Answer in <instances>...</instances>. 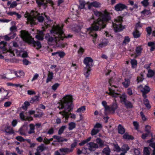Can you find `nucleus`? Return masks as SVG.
I'll list each match as a JSON object with an SVG mask.
<instances>
[{"mask_svg": "<svg viewBox=\"0 0 155 155\" xmlns=\"http://www.w3.org/2000/svg\"><path fill=\"white\" fill-rule=\"evenodd\" d=\"M148 46L150 47V51H151L154 50L155 49V42L150 41L148 43Z\"/></svg>", "mask_w": 155, "mask_h": 155, "instance_id": "27", "label": "nucleus"}, {"mask_svg": "<svg viewBox=\"0 0 155 155\" xmlns=\"http://www.w3.org/2000/svg\"><path fill=\"white\" fill-rule=\"evenodd\" d=\"M122 21V18L121 17H118L115 19L114 22L113 23L112 25L116 32L120 31L124 28L121 25Z\"/></svg>", "mask_w": 155, "mask_h": 155, "instance_id": "8", "label": "nucleus"}, {"mask_svg": "<svg viewBox=\"0 0 155 155\" xmlns=\"http://www.w3.org/2000/svg\"><path fill=\"white\" fill-rule=\"evenodd\" d=\"M35 126L33 124H30V130L28 132L29 134H31L35 133Z\"/></svg>", "mask_w": 155, "mask_h": 155, "instance_id": "36", "label": "nucleus"}, {"mask_svg": "<svg viewBox=\"0 0 155 155\" xmlns=\"http://www.w3.org/2000/svg\"><path fill=\"white\" fill-rule=\"evenodd\" d=\"M91 71V68L85 67L84 69V74L86 78L89 77Z\"/></svg>", "mask_w": 155, "mask_h": 155, "instance_id": "20", "label": "nucleus"}, {"mask_svg": "<svg viewBox=\"0 0 155 155\" xmlns=\"http://www.w3.org/2000/svg\"><path fill=\"white\" fill-rule=\"evenodd\" d=\"M141 14L145 16L148 15L150 14V11L149 10H144L141 12Z\"/></svg>", "mask_w": 155, "mask_h": 155, "instance_id": "56", "label": "nucleus"}, {"mask_svg": "<svg viewBox=\"0 0 155 155\" xmlns=\"http://www.w3.org/2000/svg\"><path fill=\"white\" fill-rule=\"evenodd\" d=\"M21 35L22 38L25 42L28 44H33L35 46L37 47V49H38L41 48V43L38 41L36 42L34 41L33 38L31 37L27 31L25 30L21 31Z\"/></svg>", "mask_w": 155, "mask_h": 155, "instance_id": "6", "label": "nucleus"}, {"mask_svg": "<svg viewBox=\"0 0 155 155\" xmlns=\"http://www.w3.org/2000/svg\"><path fill=\"white\" fill-rule=\"evenodd\" d=\"M40 96L39 95L36 96L32 98L31 101V102L38 101L39 100Z\"/></svg>", "mask_w": 155, "mask_h": 155, "instance_id": "43", "label": "nucleus"}, {"mask_svg": "<svg viewBox=\"0 0 155 155\" xmlns=\"http://www.w3.org/2000/svg\"><path fill=\"white\" fill-rule=\"evenodd\" d=\"M94 127L97 129L98 130H99L100 131L101 128L102 127V126L101 124L97 123L95 125Z\"/></svg>", "mask_w": 155, "mask_h": 155, "instance_id": "54", "label": "nucleus"}, {"mask_svg": "<svg viewBox=\"0 0 155 155\" xmlns=\"http://www.w3.org/2000/svg\"><path fill=\"white\" fill-rule=\"evenodd\" d=\"M128 2L129 3L130 5L131 6H133V8H130L131 10H132L133 8H138L137 5L136 4H134V2L133 1L130 0L128 1Z\"/></svg>", "mask_w": 155, "mask_h": 155, "instance_id": "39", "label": "nucleus"}, {"mask_svg": "<svg viewBox=\"0 0 155 155\" xmlns=\"http://www.w3.org/2000/svg\"><path fill=\"white\" fill-rule=\"evenodd\" d=\"M143 48L142 46H138L136 47L135 49L136 57L140 56L142 53Z\"/></svg>", "mask_w": 155, "mask_h": 155, "instance_id": "21", "label": "nucleus"}, {"mask_svg": "<svg viewBox=\"0 0 155 155\" xmlns=\"http://www.w3.org/2000/svg\"><path fill=\"white\" fill-rule=\"evenodd\" d=\"M84 51V49L82 47H80L78 51V55L81 56L83 54Z\"/></svg>", "mask_w": 155, "mask_h": 155, "instance_id": "45", "label": "nucleus"}, {"mask_svg": "<svg viewBox=\"0 0 155 155\" xmlns=\"http://www.w3.org/2000/svg\"><path fill=\"white\" fill-rule=\"evenodd\" d=\"M80 4L78 6V8L79 9H82L84 8L85 5H87V3L85 4L84 1H82L80 2Z\"/></svg>", "mask_w": 155, "mask_h": 155, "instance_id": "57", "label": "nucleus"}, {"mask_svg": "<svg viewBox=\"0 0 155 155\" xmlns=\"http://www.w3.org/2000/svg\"><path fill=\"white\" fill-rule=\"evenodd\" d=\"M153 141V139H152L148 141V142L150 143L149 144L150 146L152 147L153 149L155 148V143H153L152 142Z\"/></svg>", "mask_w": 155, "mask_h": 155, "instance_id": "52", "label": "nucleus"}, {"mask_svg": "<svg viewBox=\"0 0 155 155\" xmlns=\"http://www.w3.org/2000/svg\"><path fill=\"white\" fill-rule=\"evenodd\" d=\"M83 62L86 65L85 67L91 68L93 64V60L89 57H87L84 58Z\"/></svg>", "mask_w": 155, "mask_h": 155, "instance_id": "10", "label": "nucleus"}, {"mask_svg": "<svg viewBox=\"0 0 155 155\" xmlns=\"http://www.w3.org/2000/svg\"><path fill=\"white\" fill-rule=\"evenodd\" d=\"M53 73L52 72L49 71L48 75V77L47 79L46 82L47 83L51 81L53 78Z\"/></svg>", "mask_w": 155, "mask_h": 155, "instance_id": "29", "label": "nucleus"}, {"mask_svg": "<svg viewBox=\"0 0 155 155\" xmlns=\"http://www.w3.org/2000/svg\"><path fill=\"white\" fill-rule=\"evenodd\" d=\"M11 73L12 74H14L16 76V77L18 78L24 76V73L22 71H19L17 72L14 71H12Z\"/></svg>", "mask_w": 155, "mask_h": 155, "instance_id": "22", "label": "nucleus"}, {"mask_svg": "<svg viewBox=\"0 0 155 155\" xmlns=\"http://www.w3.org/2000/svg\"><path fill=\"white\" fill-rule=\"evenodd\" d=\"M72 99L71 96L67 95L64 97L58 107L59 109L63 110L62 111L59 112V114L63 117L65 118V122H67V120L69 117V112L71 111L73 108L71 103Z\"/></svg>", "mask_w": 155, "mask_h": 155, "instance_id": "3", "label": "nucleus"}, {"mask_svg": "<svg viewBox=\"0 0 155 155\" xmlns=\"http://www.w3.org/2000/svg\"><path fill=\"white\" fill-rule=\"evenodd\" d=\"M100 131L99 130L96 129L95 128L92 130L91 132V134L92 135H94L97 134Z\"/></svg>", "mask_w": 155, "mask_h": 155, "instance_id": "51", "label": "nucleus"}, {"mask_svg": "<svg viewBox=\"0 0 155 155\" xmlns=\"http://www.w3.org/2000/svg\"><path fill=\"white\" fill-rule=\"evenodd\" d=\"M96 142L98 145V147H103L105 145L104 141L102 140L101 139L97 138L96 140Z\"/></svg>", "mask_w": 155, "mask_h": 155, "instance_id": "28", "label": "nucleus"}, {"mask_svg": "<svg viewBox=\"0 0 155 155\" xmlns=\"http://www.w3.org/2000/svg\"><path fill=\"white\" fill-rule=\"evenodd\" d=\"M63 26V24L54 26L50 31L51 34H47L46 35L45 38L49 45L56 47L60 40H63L64 38L71 37L72 35L71 34H69L67 36H65L62 29Z\"/></svg>", "mask_w": 155, "mask_h": 155, "instance_id": "2", "label": "nucleus"}, {"mask_svg": "<svg viewBox=\"0 0 155 155\" xmlns=\"http://www.w3.org/2000/svg\"><path fill=\"white\" fill-rule=\"evenodd\" d=\"M110 107V113H114L115 110L117 108L118 106L116 102L114 103Z\"/></svg>", "mask_w": 155, "mask_h": 155, "instance_id": "25", "label": "nucleus"}, {"mask_svg": "<svg viewBox=\"0 0 155 155\" xmlns=\"http://www.w3.org/2000/svg\"><path fill=\"white\" fill-rule=\"evenodd\" d=\"M102 104L104 108V113L107 114L110 113V107L107 105V103L105 101H103L102 102Z\"/></svg>", "mask_w": 155, "mask_h": 155, "instance_id": "15", "label": "nucleus"}, {"mask_svg": "<svg viewBox=\"0 0 155 155\" xmlns=\"http://www.w3.org/2000/svg\"><path fill=\"white\" fill-rule=\"evenodd\" d=\"M44 149V145L43 144L41 145L37 148V150L38 152H41L43 151Z\"/></svg>", "mask_w": 155, "mask_h": 155, "instance_id": "46", "label": "nucleus"}, {"mask_svg": "<svg viewBox=\"0 0 155 155\" xmlns=\"http://www.w3.org/2000/svg\"><path fill=\"white\" fill-rule=\"evenodd\" d=\"M146 31L147 32V35L149 36L152 34V36H155V28H152L148 27L146 28Z\"/></svg>", "mask_w": 155, "mask_h": 155, "instance_id": "16", "label": "nucleus"}, {"mask_svg": "<svg viewBox=\"0 0 155 155\" xmlns=\"http://www.w3.org/2000/svg\"><path fill=\"white\" fill-rule=\"evenodd\" d=\"M29 105L30 104L29 102L27 101L25 102L22 106L23 108L25 110H26Z\"/></svg>", "mask_w": 155, "mask_h": 155, "instance_id": "50", "label": "nucleus"}, {"mask_svg": "<svg viewBox=\"0 0 155 155\" xmlns=\"http://www.w3.org/2000/svg\"><path fill=\"white\" fill-rule=\"evenodd\" d=\"M109 42L108 40L104 39L102 42L98 45L99 48H102L108 45Z\"/></svg>", "mask_w": 155, "mask_h": 155, "instance_id": "23", "label": "nucleus"}, {"mask_svg": "<svg viewBox=\"0 0 155 155\" xmlns=\"http://www.w3.org/2000/svg\"><path fill=\"white\" fill-rule=\"evenodd\" d=\"M60 151L61 152H63L67 153L72 152L71 151L70 148H61L60 149Z\"/></svg>", "mask_w": 155, "mask_h": 155, "instance_id": "38", "label": "nucleus"}, {"mask_svg": "<svg viewBox=\"0 0 155 155\" xmlns=\"http://www.w3.org/2000/svg\"><path fill=\"white\" fill-rule=\"evenodd\" d=\"M0 44L1 45L0 46V59H3L4 57L1 54H5L7 52L10 53L11 57H13L14 56L13 51L12 47L7 45L6 42L1 41Z\"/></svg>", "mask_w": 155, "mask_h": 155, "instance_id": "7", "label": "nucleus"}, {"mask_svg": "<svg viewBox=\"0 0 155 155\" xmlns=\"http://www.w3.org/2000/svg\"><path fill=\"white\" fill-rule=\"evenodd\" d=\"M124 104L127 108L132 107L133 106L132 103L127 100Z\"/></svg>", "mask_w": 155, "mask_h": 155, "instance_id": "47", "label": "nucleus"}, {"mask_svg": "<svg viewBox=\"0 0 155 155\" xmlns=\"http://www.w3.org/2000/svg\"><path fill=\"white\" fill-rule=\"evenodd\" d=\"M7 93L6 94V95L2 97L1 98V100L2 101H4L6 99H8L9 98V97L8 96V95L9 94V92L7 91V92H6Z\"/></svg>", "mask_w": 155, "mask_h": 155, "instance_id": "61", "label": "nucleus"}, {"mask_svg": "<svg viewBox=\"0 0 155 155\" xmlns=\"http://www.w3.org/2000/svg\"><path fill=\"white\" fill-rule=\"evenodd\" d=\"M114 150L117 152H120L121 151V149H120L118 145L117 144L114 145Z\"/></svg>", "mask_w": 155, "mask_h": 155, "instance_id": "60", "label": "nucleus"}, {"mask_svg": "<svg viewBox=\"0 0 155 155\" xmlns=\"http://www.w3.org/2000/svg\"><path fill=\"white\" fill-rule=\"evenodd\" d=\"M18 123V120L16 119H14L12 122V124L13 127H15Z\"/></svg>", "mask_w": 155, "mask_h": 155, "instance_id": "64", "label": "nucleus"}, {"mask_svg": "<svg viewBox=\"0 0 155 155\" xmlns=\"http://www.w3.org/2000/svg\"><path fill=\"white\" fill-rule=\"evenodd\" d=\"M94 14L99 18L95 21H94L91 26L87 29V33H88L93 38V41L95 43V40L97 37L95 31L98 30L99 29L104 28L106 26L107 23L110 20V13L106 10L101 12L96 10L94 11Z\"/></svg>", "mask_w": 155, "mask_h": 155, "instance_id": "1", "label": "nucleus"}, {"mask_svg": "<svg viewBox=\"0 0 155 155\" xmlns=\"http://www.w3.org/2000/svg\"><path fill=\"white\" fill-rule=\"evenodd\" d=\"M87 146L89 148V149L91 150H94L96 148L98 147V145L93 142H90L87 144Z\"/></svg>", "mask_w": 155, "mask_h": 155, "instance_id": "17", "label": "nucleus"}, {"mask_svg": "<svg viewBox=\"0 0 155 155\" xmlns=\"http://www.w3.org/2000/svg\"><path fill=\"white\" fill-rule=\"evenodd\" d=\"M52 55L53 56L58 55L60 58H62L65 55V53L63 51H57L55 52L52 53Z\"/></svg>", "mask_w": 155, "mask_h": 155, "instance_id": "24", "label": "nucleus"}, {"mask_svg": "<svg viewBox=\"0 0 155 155\" xmlns=\"http://www.w3.org/2000/svg\"><path fill=\"white\" fill-rule=\"evenodd\" d=\"M103 154H105L106 155H109L110 153V150L109 147H106L104 148L102 151Z\"/></svg>", "mask_w": 155, "mask_h": 155, "instance_id": "41", "label": "nucleus"}, {"mask_svg": "<svg viewBox=\"0 0 155 155\" xmlns=\"http://www.w3.org/2000/svg\"><path fill=\"white\" fill-rule=\"evenodd\" d=\"M133 35L134 38H137L140 36L141 33L137 30L135 29L133 32Z\"/></svg>", "mask_w": 155, "mask_h": 155, "instance_id": "31", "label": "nucleus"}, {"mask_svg": "<svg viewBox=\"0 0 155 155\" xmlns=\"http://www.w3.org/2000/svg\"><path fill=\"white\" fill-rule=\"evenodd\" d=\"M13 35H14V36H13H13H9L8 35H6L4 36V39L6 41H9L11 39L13 38L15 36L16 34H13Z\"/></svg>", "mask_w": 155, "mask_h": 155, "instance_id": "44", "label": "nucleus"}, {"mask_svg": "<svg viewBox=\"0 0 155 155\" xmlns=\"http://www.w3.org/2000/svg\"><path fill=\"white\" fill-rule=\"evenodd\" d=\"M123 138L128 140H133L134 139L133 137L129 135L128 134L126 133L123 135Z\"/></svg>", "mask_w": 155, "mask_h": 155, "instance_id": "40", "label": "nucleus"}, {"mask_svg": "<svg viewBox=\"0 0 155 155\" xmlns=\"http://www.w3.org/2000/svg\"><path fill=\"white\" fill-rule=\"evenodd\" d=\"M118 130L119 133L121 134H123L125 132L124 128L120 124L118 126Z\"/></svg>", "mask_w": 155, "mask_h": 155, "instance_id": "37", "label": "nucleus"}, {"mask_svg": "<svg viewBox=\"0 0 155 155\" xmlns=\"http://www.w3.org/2000/svg\"><path fill=\"white\" fill-rule=\"evenodd\" d=\"M129 149V148L128 146L127 145L124 144L122 147L121 151H123L124 153H126Z\"/></svg>", "mask_w": 155, "mask_h": 155, "instance_id": "32", "label": "nucleus"}, {"mask_svg": "<svg viewBox=\"0 0 155 155\" xmlns=\"http://www.w3.org/2000/svg\"><path fill=\"white\" fill-rule=\"evenodd\" d=\"M143 96L144 97V99L143 100V103L145 105L146 107L147 108L150 109L151 107V106L149 103V102L148 100L146 98L147 96L146 94H143Z\"/></svg>", "mask_w": 155, "mask_h": 155, "instance_id": "19", "label": "nucleus"}, {"mask_svg": "<svg viewBox=\"0 0 155 155\" xmlns=\"http://www.w3.org/2000/svg\"><path fill=\"white\" fill-rule=\"evenodd\" d=\"M24 15L27 18V23L31 25L36 24L38 21L42 22L44 19L42 15H41L36 11H32L30 13L27 12Z\"/></svg>", "mask_w": 155, "mask_h": 155, "instance_id": "5", "label": "nucleus"}, {"mask_svg": "<svg viewBox=\"0 0 155 155\" xmlns=\"http://www.w3.org/2000/svg\"><path fill=\"white\" fill-rule=\"evenodd\" d=\"M86 110L85 106H83L79 108L76 110V112L79 113H84Z\"/></svg>", "mask_w": 155, "mask_h": 155, "instance_id": "33", "label": "nucleus"}, {"mask_svg": "<svg viewBox=\"0 0 155 155\" xmlns=\"http://www.w3.org/2000/svg\"><path fill=\"white\" fill-rule=\"evenodd\" d=\"M127 6L124 4L119 3L117 4L115 6V10L117 11H121L126 9Z\"/></svg>", "mask_w": 155, "mask_h": 155, "instance_id": "13", "label": "nucleus"}, {"mask_svg": "<svg viewBox=\"0 0 155 155\" xmlns=\"http://www.w3.org/2000/svg\"><path fill=\"white\" fill-rule=\"evenodd\" d=\"M149 148L147 147H145L143 150L144 155H150Z\"/></svg>", "mask_w": 155, "mask_h": 155, "instance_id": "42", "label": "nucleus"}, {"mask_svg": "<svg viewBox=\"0 0 155 155\" xmlns=\"http://www.w3.org/2000/svg\"><path fill=\"white\" fill-rule=\"evenodd\" d=\"M52 0H37V3L38 5H45L48 3H49L51 5H53V2Z\"/></svg>", "mask_w": 155, "mask_h": 155, "instance_id": "12", "label": "nucleus"}, {"mask_svg": "<svg viewBox=\"0 0 155 155\" xmlns=\"http://www.w3.org/2000/svg\"><path fill=\"white\" fill-rule=\"evenodd\" d=\"M78 142V141L77 140H74L73 143L71 145V148L70 149L71 151L72 152L73 151L74 148L76 146Z\"/></svg>", "mask_w": 155, "mask_h": 155, "instance_id": "35", "label": "nucleus"}, {"mask_svg": "<svg viewBox=\"0 0 155 155\" xmlns=\"http://www.w3.org/2000/svg\"><path fill=\"white\" fill-rule=\"evenodd\" d=\"M117 83L118 82L116 81L114 78L110 80L109 83L110 86L109 87V92L108 93L111 96L115 98L119 96L120 102L124 104L127 101L126 99L127 95L125 93H123L121 95L119 96L120 94L117 92V91H119L117 88Z\"/></svg>", "mask_w": 155, "mask_h": 155, "instance_id": "4", "label": "nucleus"}, {"mask_svg": "<svg viewBox=\"0 0 155 155\" xmlns=\"http://www.w3.org/2000/svg\"><path fill=\"white\" fill-rule=\"evenodd\" d=\"M134 152L135 155H141L140 152L138 149H134Z\"/></svg>", "mask_w": 155, "mask_h": 155, "instance_id": "63", "label": "nucleus"}, {"mask_svg": "<svg viewBox=\"0 0 155 155\" xmlns=\"http://www.w3.org/2000/svg\"><path fill=\"white\" fill-rule=\"evenodd\" d=\"M130 41V38L128 36L124 37V40L123 41V44H126Z\"/></svg>", "mask_w": 155, "mask_h": 155, "instance_id": "53", "label": "nucleus"}, {"mask_svg": "<svg viewBox=\"0 0 155 155\" xmlns=\"http://www.w3.org/2000/svg\"><path fill=\"white\" fill-rule=\"evenodd\" d=\"M27 128L26 126L24 125L19 130V132L21 135H25V129Z\"/></svg>", "mask_w": 155, "mask_h": 155, "instance_id": "30", "label": "nucleus"}, {"mask_svg": "<svg viewBox=\"0 0 155 155\" xmlns=\"http://www.w3.org/2000/svg\"><path fill=\"white\" fill-rule=\"evenodd\" d=\"M130 62L132 67L135 68L136 67L137 64V61L135 59H133L131 60Z\"/></svg>", "mask_w": 155, "mask_h": 155, "instance_id": "49", "label": "nucleus"}, {"mask_svg": "<svg viewBox=\"0 0 155 155\" xmlns=\"http://www.w3.org/2000/svg\"><path fill=\"white\" fill-rule=\"evenodd\" d=\"M149 0H143L141 2V4L144 7L147 6L149 4L148 2Z\"/></svg>", "mask_w": 155, "mask_h": 155, "instance_id": "55", "label": "nucleus"}, {"mask_svg": "<svg viewBox=\"0 0 155 155\" xmlns=\"http://www.w3.org/2000/svg\"><path fill=\"white\" fill-rule=\"evenodd\" d=\"M88 8L89 9H91L92 7H94L96 8H100L101 6V3L96 1H94L92 2H87V3Z\"/></svg>", "mask_w": 155, "mask_h": 155, "instance_id": "9", "label": "nucleus"}, {"mask_svg": "<svg viewBox=\"0 0 155 155\" xmlns=\"http://www.w3.org/2000/svg\"><path fill=\"white\" fill-rule=\"evenodd\" d=\"M20 117L21 119L23 120H26V117L24 115L23 112H22L20 113Z\"/></svg>", "mask_w": 155, "mask_h": 155, "instance_id": "62", "label": "nucleus"}, {"mask_svg": "<svg viewBox=\"0 0 155 155\" xmlns=\"http://www.w3.org/2000/svg\"><path fill=\"white\" fill-rule=\"evenodd\" d=\"M130 80L129 79H125L124 81L122 83L123 86L125 88L128 87L130 86Z\"/></svg>", "mask_w": 155, "mask_h": 155, "instance_id": "26", "label": "nucleus"}, {"mask_svg": "<svg viewBox=\"0 0 155 155\" xmlns=\"http://www.w3.org/2000/svg\"><path fill=\"white\" fill-rule=\"evenodd\" d=\"M44 34L42 31H38L37 35L35 36V38L39 40L42 41L44 38Z\"/></svg>", "mask_w": 155, "mask_h": 155, "instance_id": "18", "label": "nucleus"}, {"mask_svg": "<svg viewBox=\"0 0 155 155\" xmlns=\"http://www.w3.org/2000/svg\"><path fill=\"white\" fill-rule=\"evenodd\" d=\"M65 128V126H62L61 127L59 130L58 132V134H61L62 133Z\"/></svg>", "mask_w": 155, "mask_h": 155, "instance_id": "59", "label": "nucleus"}, {"mask_svg": "<svg viewBox=\"0 0 155 155\" xmlns=\"http://www.w3.org/2000/svg\"><path fill=\"white\" fill-rule=\"evenodd\" d=\"M13 52L14 53L15 52L17 56H21L22 57H26L28 56V54L26 51L23 50H20V49H16L13 51Z\"/></svg>", "mask_w": 155, "mask_h": 155, "instance_id": "11", "label": "nucleus"}, {"mask_svg": "<svg viewBox=\"0 0 155 155\" xmlns=\"http://www.w3.org/2000/svg\"><path fill=\"white\" fill-rule=\"evenodd\" d=\"M138 88L143 93V95L148 93L150 91L149 87L147 86L143 87L142 85H140L138 87Z\"/></svg>", "mask_w": 155, "mask_h": 155, "instance_id": "14", "label": "nucleus"}, {"mask_svg": "<svg viewBox=\"0 0 155 155\" xmlns=\"http://www.w3.org/2000/svg\"><path fill=\"white\" fill-rule=\"evenodd\" d=\"M69 129L70 130H71L75 128V124L74 122H71L69 124Z\"/></svg>", "mask_w": 155, "mask_h": 155, "instance_id": "48", "label": "nucleus"}, {"mask_svg": "<svg viewBox=\"0 0 155 155\" xmlns=\"http://www.w3.org/2000/svg\"><path fill=\"white\" fill-rule=\"evenodd\" d=\"M153 76H155V71L152 70H149L147 74V76L148 77L150 78Z\"/></svg>", "mask_w": 155, "mask_h": 155, "instance_id": "34", "label": "nucleus"}, {"mask_svg": "<svg viewBox=\"0 0 155 155\" xmlns=\"http://www.w3.org/2000/svg\"><path fill=\"white\" fill-rule=\"evenodd\" d=\"M60 85V84L58 83H56L52 86V89L54 91L56 90L58 87Z\"/></svg>", "mask_w": 155, "mask_h": 155, "instance_id": "58", "label": "nucleus"}]
</instances>
